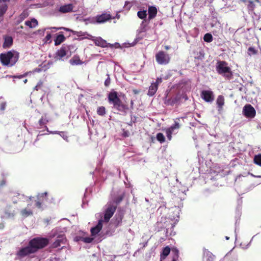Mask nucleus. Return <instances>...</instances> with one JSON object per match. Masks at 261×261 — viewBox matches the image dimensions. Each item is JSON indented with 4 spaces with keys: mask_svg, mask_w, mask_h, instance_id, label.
Returning a JSON list of instances; mask_svg holds the SVG:
<instances>
[{
    "mask_svg": "<svg viewBox=\"0 0 261 261\" xmlns=\"http://www.w3.org/2000/svg\"><path fill=\"white\" fill-rule=\"evenodd\" d=\"M42 69L41 68H36L33 69L32 71L29 72V73H35V72H40L42 71Z\"/></svg>",
    "mask_w": 261,
    "mask_h": 261,
    "instance_id": "47",
    "label": "nucleus"
},
{
    "mask_svg": "<svg viewBox=\"0 0 261 261\" xmlns=\"http://www.w3.org/2000/svg\"><path fill=\"white\" fill-rule=\"evenodd\" d=\"M67 239L65 235H59L55 242L50 245L51 248H57L61 247L62 245H65L66 243Z\"/></svg>",
    "mask_w": 261,
    "mask_h": 261,
    "instance_id": "12",
    "label": "nucleus"
},
{
    "mask_svg": "<svg viewBox=\"0 0 261 261\" xmlns=\"http://www.w3.org/2000/svg\"><path fill=\"white\" fill-rule=\"evenodd\" d=\"M19 53L14 50H10L5 53L0 54L1 63L7 66H14L18 61Z\"/></svg>",
    "mask_w": 261,
    "mask_h": 261,
    "instance_id": "3",
    "label": "nucleus"
},
{
    "mask_svg": "<svg viewBox=\"0 0 261 261\" xmlns=\"http://www.w3.org/2000/svg\"><path fill=\"white\" fill-rule=\"evenodd\" d=\"M53 29H55L56 30H58L60 29H63L68 32H71L72 33L73 35H76L77 37H82L85 36L86 35H87L88 36V34L86 32H83L82 31H75L72 30H71L68 28H64V27H61V28H56L54 27L53 28Z\"/></svg>",
    "mask_w": 261,
    "mask_h": 261,
    "instance_id": "17",
    "label": "nucleus"
},
{
    "mask_svg": "<svg viewBox=\"0 0 261 261\" xmlns=\"http://www.w3.org/2000/svg\"><path fill=\"white\" fill-rule=\"evenodd\" d=\"M25 24L30 28H33L38 25V21L36 19L32 18L30 21H26Z\"/></svg>",
    "mask_w": 261,
    "mask_h": 261,
    "instance_id": "29",
    "label": "nucleus"
},
{
    "mask_svg": "<svg viewBox=\"0 0 261 261\" xmlns=\"http://www.w3.org/2000/svg\"><path fill=\"white\" fill-rule=\"evenodd\" d=\"M134 92L136 94L138 93V92L136 90H134Z\"/></svg>",
    "mask_w": 261,
    "mask_h": 261,
    "instance_id": "59",
    "label": "nucleus"
},
{
    "mask_svg": "<svg viewBox=\"0 0 261 261\" xmlns=\"http://www.w3.org/2000/svg\"><path fill=\"white\" fill-rule=\"evenodd\" d=\"M158 10L154 6H149L148 9V19L149 20L154 18L157 14Z\"/></svg>",
    "mask_w": 261,
    "mask_h": 261,
    "instance_id": "21",
    "label": "nucleus"
},
{
    "mask_svg": "<svg viewBox=\"0 0 261 261\" xmlns=\"http://www.w3.org/2000/svg\"><path fill=\"white\" fill-rule=\"evenodd\" d=\"M30 205H31V204H28L27 207L21 211L20 214L23 217L26 218L33 215V211L29 208Z\"/></svg>",
    "mask_w": 261,
    "mask_h": 261,
    "instance_id": "22",
    "label": "nucleus"
},
{
    "mask_svg": "<svg viewBox=\"0 0 261 261\" xmlns=\"http://www.w3.org/2000/svg\"><path fill=\"white\" fill-rule=\"evenodd\" d=\"M124 197V194H121L120 195H118L116 197H115L113 201H112V202H114L115 205H116L117 206L118 204H119L123 199Z\"/></svg>",
    "mask_w": 261,
    "mask_h": 261,
    "instance_id": "31",
    "label": "nucleus"
},
{
    "mask_svg": "<svg viewBox=\"0 0 261 261\" xmlns=\"http://www.w3.org/2000/svg\"><path fill=\"white\" fill-rule=\"evenodd\" d=\"M110 83H111V79H110L109 76L108 75V78L105 81V86L106 87H108L110 85Z\"/></svg>",
    "mask_w": 261,
    "mask_h": 261,
    "instance_id": "46",
    "label": "nucleus"
},
{
    "mask_svg": "<svg viewBox=\"0 0 261 261\" xmlns=\"http://www.w3.org/2000/svg\"><path fill=\"white\" fill-rule=\"evenodd\" d=\"M158 89V86H156V84H154L153 83H151V85L149 88L148 95L151 96L154 95L156 93Z\"/></svg>",
    "mask_w": 261,
    "mask_h": 261,
    "instance_id": "27",
    "label": "nucleus"
},
{
    "mask_svg": "<svg viewBox=\"0 0 261 261\" xmlns=\"http://www.w3.org/2000/svg\"><path fill=\"white\" fill-rule=\"evenodd\" d=\"M28 82V80L27 79H25L24 81H23V82L24 84L27 83V82Z\"/></svg>",
    "mask_w": 261,
    "mask_h": 261,
    "instance_id": "57",
    "label": "nucleus"
},
{
    "mask_svg": "<svg viewBox=\"0 0 261 261\" xmlns=\"http://www.w3.org/2000/svg\"><path fill=\"white\" fill-rule=\"evenodd\" d=\"M8 9V6L4 4L0 7V17H2Z\"/></svg>",
    "mask_w": 261,
    "mask_h": 261,
    "instance_id": "36",
    "label": "nucleus"
},
{
    "mask_svg": "<svg viewBox=\"0 0 261 261\" xmlns=\"http://www.w3.org/2000/svg\"><path fill=\"white\" fill-rule=\"evenodd\" d=\"M5 227V225L4 223H0V229H3Z\"/></svg>",
    "mask_w": 261,
    "mask_h": 261,
    "instance_id": "51",
    "label": "nucleus"
},
{
    "mask_svg": "<svg viewBox=\"0 0 261 261\" xmlns=\"http://www.w3.org/2000/svg\"><path fill=\"white\" fill-rule=\"evenodd\" d=\"M166 50H169L170 48V46L168 45H166L164 47Z\"/></svg>",
    "mask_w": 261,
    "mask_h": 261,
    "instance_id": "52",
    "label": "nucleus"
},
{
    "mask_svg": "<svg viewBox=\"0 0 261 261\" xmlns=\"http://www.w3.org/2000/svg\"><path fill=\"white\" fill-rule=\"evenodd\" d=\"M248 3L247 8L248 10L252 12L253 11L255 7V4L253 3V1L251 0H248Z\"/></svg>",
    "mask_w": 261,
    "mask_h": 261,
    "instance_id": "38",
    "label": "nucleus"
},
{
    "mask_svg": "<svg viewBox=\"0 0 261 261\" xmlns=\"http://www.w3.org/2000/svg\"><path fill=\"white\" fill-rule=\"evenodd\" d=\"M10 0H0V2H3L4 3H6V2H10Z\"/></svg>",
    "mask_w": 261,
    "mask_h": 261,
    "instance_id": "54",
    "label": "nucleus"
},
{
    "mask_svg": "<svg viewBox=\"0 0 261 261\" xmlns=\"http://www.w3.org/2000/svg\"><path fill=\"white\" fill-rule=\"evenodd\" d=\"M49 244V240L46 238L37 237L29 241L27 246L21 248L16 253V256L22 258L31 254L36 253L40 249L46 247Z\"/></svg>",
    "mask_w": 261,
    "mask_h": 261,
    "instance_id": "1",
    "label": "nucleus"
},
{
    "mask_svg": "<svg viewBox=\"0 0 261 261\" xmlns=\"http://www.w3.org/2000/svg\"><path fill=\"white\" fill-rule=\"evenodd\" d=\"M89 37H85V38H88L92 40L95 45L101 47H106L108 46V43L107 41L103 39L101 37H94L91 35H88Z\"/></svg>",
    "mask_w": 261,
    "mask_h": 261,
    "instance_id": "11",
    "label": "nucleus"
},
{
    "mask_svg": "<svg viewBox=\"0 0 261 261\" xmlns=\"http://www.w3.org/2000/svg\"><path fill=\"white\" fill-rule=\"evenodd\" d=\"M13 43V39L11 36H6L4 37V42L3 44V47L5 49L10 48Z\"/></svg>",
    "mask_w": 261,
    "mask_h": 261,
    "instance_id": "20",
    "label": "nucleus"
},
{
    "mask_svg": "<svg viewBox=\"0 0 261 261\" xmlns=\"http://www.w3.org/2000/svg\"><path fill=\"white\" fill-rule=\"evenodd\" d=\"M130 109L132 110L134 109V101L133 100H130Z\"/></svg>",
    "mask_w": 261,
    "mask_h": 261,
    "instance_id": "50",
    "label": "nucleus"
},
{
    "mask_svg": "<svg viewBox=\"0 0 261 261\" xmlns=\"http://www.w3.org/2000/svg\"><path fill=\"white\" fill-rule=\"evenodd\" d=\"M243 113L246 118H254L256 114V111L254 108L249 104L246 105L244 107Z\"/></svg>",
    "mask_w": 261,
    "mask_h": 261,
    "instance_id": "10",
    "label": "nucleus"
},
{
    "mask_svg": "<svg viewBox=\"0 0 261 261\" xmlns=\"http://www.w3.org/2000/svg\"><path fill=\"white\" fill-rule=\"evenodd\" d=\"M33 198V197L30 196V197H29V200L30 201H31V200H32Z\"/></svg>",
    "mask_w": 261,
    "mask_h": 261,
    "instance_id": "55",
    "label": "nucleus"
},
{
    "mask_svg": "<svg viewBox=\"0 0 261 261\" xmlns=\"http://www.w3.org/2000/svg\"><path fill=\"white\" fill-rule=\"evenodd\" d=\"M254 163L261 167V154L255 155L253 159Z\"/></svg>",
    "mask_w": 261,
    "mask_h": 261,
    "instance_id": "33",
    "label": "nucleus"
},
{
    "mask_svg": "<svg viewBox=\"0 0 261 261\" xmlns=\"http://www.w3.org/2000/svg\"><path fill=\"white\" fill-rule=\"evenodd\" d=\"M5 215L9 218L13 217L15 215V211L12 206L9 205H7L5 211Z\"/></svg>",
    "mask_w": 261,
    "mask_h": 261,
    "instance_id": "23",
    "label": "nucleus"
},
{
    "mask_svg": "<svg viewBox=\"0 0 261 261\" xmlns=\"http://www.w3.org/2000/svg\"><path fill=\"white\" fill-rule=\"evenodd\" d=\"M93 19L95 20L94 22L97 23H102L112 19V17L110 14L105 13L97 15Z\"/></svg>",
    "mask_w": 261,
    "mask_h": 261,
    "instance_id": "13",
    "label": "nucleus"
},
{
    "mask_svg": "<svg viewBox=\"0 0 261 261\" xmlns=\"http://www.w3.org/2000/svg\"><path fill=\"white\" fill-rule=\"evenodd\" d=\"M93 239L90 237H81L80 240L86 243H90L93 241Z\"/></svg>",
    "mask_w": 261,
    "mask_h": 261,
    "instance_id": "40",
    "label": "nucleus"
},
{
    "mask_svg": "<svg viewBox=\"0 0 261 261\" xmlns=\"http://www.w3.org/2000/svg\"><path fill=\"white\" fill-rule=\"evenodd\" d=\"M155 57L156 62L160 65H167L170 61L169 55L162 50L158 52Z\"/></svg>",
    "mask_w": 261,
    "mask_h": 261,
    "instance_id": "6",
    "label": "nucleus"
},
{
    "mask_svg": "<svg viewBox=\"0 0 261 261\" xmlns=\"http://www.w3.org/2000/svg\"><path fill=\"white\" fill-rule=\"evenodd\" d=\"M6 102H2L0 103V110L2 112L4 111L6 107Z\"/></svg>",
    "mask_w": 261,
    "mask_h": 261,
    "instance_id": "43",
    "label": "nucleus"
},
{
    "mask_svg": "<svg viewBox=\"0 0 261 261\" xmlns=\"http://www.w3.org/2000/svg\"><path fill=\"white\" fill-rule=\"evenodd\" d=\"M242 2H244V3H246V2H248V0H241Z\"/></svg>",
    "mask_w": 261,
    "mask_h": 261,
    "instance_id": "56",
    "label": "nucleus"
},
{
    "mask_svg": "<svg viewBox=\"0 0 261 261\" xmlns=\"http://www.w3.org/2000/svg\"><path fill=\"white\" fill-rule=\"evenodd\" d=\"M97 113L99 116H104L106 113V110L105 107L103 106L98 107L97 109Z\"/></svg>",
    "mask_w": 261,
    "mask_h": 261,
    "instance_id": "32",
    "label": "nucleus"
},
{
    "mask_svg": "<svg viewBox=\"0 0 261 261\" xmlns=\"http://www.w3.org/2000/svg\"><path fill=\"white\" fill-rule=\"evenodd\" d=\"M216 103L218 106V110L221 111L223 109L224 105V97L222 95H219L216 100Z\"/></svg>",
    "mask_w": 261,
    "mask_h": 261,
    "instance_id": "25",
    "label": "nucleus"
},
{
    "mask_svg": "<svg viewBox=\"0 0 261 261\" xmlns=\"http://www.w3.org/2000/svg\"><path fill=\"white\" fill-rule=\"evenodd\" d=\"M51 38V36L50 34H47V35L45 37V42H47L49 41V42H50V39Z\"/></svg>",
    "mask_w": 261,
    "mask_h": 261,
    "instance_id": "45",
    "label": "nucleus"
},
{
    "mask_svg": "<svg viewBox=\"0 0 261 261\" xmlns=\"http://www.w3.org/2000/svg\"><path fill=\"white\" fill-rule=\"evenodd\" d=\"M43 82L42 81H40L38 82L36 86L34 88V89L36 91L40 90L43 86Z\"/></svg>",
    "mask_w": 261,
    "mask_h": 261,
    "instance_id": "42",
    "label": "nucleus"
},
{
    "mask_svg": "<svg viewBox=\"0 0 261 261\" xmlns=\"http://www.w3.org/2000/svg\"><path fill=\"white\" fill-rule=\"evenodd\" d=\"M162 82V79L161 77H158L156 80L155 82L153 83L154 84H156V86H159V85Z\"/></svg>",
    "mask_w": 261,
    "mask_h": 261,
    "instance_id": "48",
    "label": "nucleus"
},
{
    "mask_svg": "<svg viewBox=\"0 0 261 261\" xmlns=\"http://www.w3.org/2000/svg\"><path fill=\"white\" fill-rule=\"evenodd\" d=\"M172 259H170L167 257L161 258L160 261H176L179 257V251L176 248L171 249Z\"/></svg>",
    "mask_w": 261,
    "mask_h": 261,
    "instance_id": "16",
    "label": "nucleus"
},
{
    "mask_svg": "<svg viewBox=\"0 0 261 261\" xmlns=\"http://www.w3.org/2000/svg\"><path fill=\"white\" fill-rule=\"evenodd\" d=\"M255 1L257 3H260L259 0H255Z\"/></svg>",
    "mask_w": 261,
    "mask_h": 261,
    "instance_id": "58",
    "label": "nucleus"
},
{
    "mask_svg": "<svg viewBox=\"0 0 261 261\" xmlns=\"http://www.w3.org/2000/svg\"><path fill=\"white\" fill-rule=\"evenodd\" d=\"M258 177H261V176H258Z\"/></svg>",
    "mask_w": 261,
    "mask_h": 261,
    "instance_id": "60",
    "label": "nucleus"
},
{
    "mask_svg": "<svg viewBox=\"0 0 261 261\" xmlns=\"http://www.w3.org/2000/svg\"><path fill=\"white\" fill-rule=\"evenodd\" d=\"M108 102L112 105L113 108L124 114H126L129 108L128 106L124 103L118 96V92L111 91L108 94Z\"/></svg>",
    "mask_w": 261,
    "mask_h": 261,
    "instance_id": "2",
    "label": "nucleus"
},
{
    "mask_svg": "<svg viewBox=\"0 0 261 261\" xmlns=\"http://www.w3.org/2000/svg\"><path fill=\"white\" fill-rule=\"evenodd\" d=\"M171 249L169 246L165 247L161 254V258L167 257V256L170 254Z\"/></svg>",
    "mask_w": 261,
    "mask_h": 261,
    "instance_id": "30",
    "label": "nucleus"
},
{
    "mask_svg": "<svg viewBox=\"0 0 261 261\" xmlns=\"http://www.w3.org/2000/svg\"><path fill=\"white\" fill-rule=\"evenodd\" d=\"M201 98L206 102H212L214 100V95L211 90H203L201 93Z\"/></svg>",
    "mask_w": 261,
    "mask_h": 261,
    "instance_id": "14",
    "label": "nucleus"
},
{
    "mask_svg": "<svg viewBox=\"0 0 261 261\" xmlns=\"http://www.w3.org/2000/svg\"><path fill=\"white\" fill-rule=\"evenodd\" d=\"M29 14L27 11H23L19 15V19L22 21L28 16Z\"/></svg>",
    "mask_w": 261,
    "mask_h": 261,
    "instance_id": "41",
    "label": "nucleus"
},
{
    "mask_svg": "<svg viewBox=\"0 0 261 261\" xmlns=\"http://www.w3.org/2000/svg\"><path fill=\"white\" fill-rule=\"evenodd\" d=\"M102 220H99L96 226L91 228V233L92 236H95L100 232L102 228Z\"/></svg>",
    "mask_w": 261,
    "mask_h": 261,
    "instance_id": "19",
    "label": "nucleus"
},
{
    "mask_svg": "<svg viewBox=\"0 0 261 261\" xmlns=\"http://www.w3.org/2000/svg\"><path fill=\"white\" fill-rule=\"evenodd\" d=\"M156 139L161 143H164L165 141V138L164 135L161 133H159L157 134Z\"/></svg>",
    "mask_w": 261,
    "mask_h": 261,
    "instance_id": "37",
    "label": "nucleus"
},
{
    "mask_svg": "<svg viewBox=\"0 0 261 261\" xmlns=\"http://www.w3.org/2000/svg\"><path fill=\"white\" fill-rule=\"evenodd\" d=\"M257 53V50L253 47H250L248 49V54L251 56L252 55H256Z\"/></svg>",
    "mask_w": 261,
    "mask_h": 261,
    "instance_id": "39",
    "label": "nucleus"
},
{
    "mask_svg": "<svg viewBox=\"0 0 261 261\" xmlns=\"http://www.w3.org/2000/svg\"><path fill=\"white\" fill-rule=\"evenodd\" d=\"M216 68L217 72L222 75L225 79L230 80L232 78L233 74L231 68L228 66V63L226 61H218Z\"/></svg>",
    "mask_w": 261,
    "mask_h": 261,
    "instance_id": "4",
    "label": "nucleus"
},
{
    "mask_svg": "<svg viewBox=\"0 0 261 261\" xmlns=\"http://www.w3.org/2000/svg\"><path fill=\"white\" fill-rule=\"evenodd\" d=\"M66 40L65 37L63 35V34H61L56 37L55 39V45L58 46L61 44L62 42H63Z\"/></svg>",
    "mask_w": 261,
    "mask_h": 261,
    "instance_id": "28",
    "label": "nucleus"
},
{
    "mask_svg": "<svg viewBox=\"0 0 261 261\" xmlns=\"http://www.w3.org/2000/svg\"><path fill=\"white\" fill-rule=\"evenodd\" d=\"M138 17L141 19H145L147 16V13L146 10L139 11L137 13Z\"/></svg>",
    "mask_w": 261,
    "mask_h": 261,
    "instance_id": "34",
    "label": "nucleus"
},
{
    "mask_svg": "<svg viewBox=\"0 0 261 261\" xmlns=\"http://www.w3.org/2000/svg\"><path fill=\"white\" fill-rule=\"evenodd\" d=\"M74 6L72 4H66L61 6L59 9V12L61 13H67L69 12H74Z\"/></svg>",
    "mask_w": 261,
    "mask_h": 261,
    "instance_id": "15",
    "label": "nucleus"
},
{
    "mask_svg": "<svg viewBox=\"0 0 261 261\" xmlns=\"http://www.w3.org/2000/svg\"><path fill=\"white\" fill-rule=\"evenodd\" d=\"M48 193L46 192L38 193L36 196L35 205L38 208H41L44 203L48 200Z\"/></svg>",
    "mask_w": 261,
    "mask_h": 261,
    "instance_id": "8",
    "label": "nucleus"
},
{
    "mask_svg": "<svg viewBox=\"0 0 261 261\" xmlns=\"http://www.w3.org/2000/svg\"><path fill=\"white\" fill-rule=\"evenodd\" d=\"M117 209V205H115L114 202L109 201L105 205V208L103 212V222L108 223L110 219L113 216Z\"/></svg>",
    "mask_w": 261,
    "mask_h": 261,
    "instance_id": "5",
    "label": "nucleus"
},
{
    "mask_svg": "<svg viewBox=\"0 0 261 261\" xmlns=\"http://www.w3.org/2000/svg\"><path fill=\"white\" fill-rule=\"evenodd\" d=\"M71 47V45H63L62 47L56 51L55 55L54 58L55 61H63V58L68 54V52Z\"/></svg>",
    "mask_w": 261,
    "mask_h": 261,
    "instance_id": "7",
    "label": "nucleus"
},
{
    "mask_svg": "<svg viewBox=\"0 0 261 261\" xmlns=\"http://www.w3.org/2000/svg\"><path fill=\"white\" fill-rule=\"evenodd\" d=\"M6 180L5 179H3L1 182H0V188L6 185Z\"/></svg>",
    "mask_w": 261,
    "mask_h": 261,
    "instance_id": "49",
    "label": "nucleus"
},
{
    "mask_svg": "<svg viewBox=\"0 0 261 261\" xmlns=\"http://www.w3.org/2000/svg\"><path fill=\"white\" fill-rule=\"evenodd\" d=\"M49 122V119L46 115L42 116L38 121V124L40 127L38 128H44L48 132H49L48 127L46 125V124Z\"/></svg>",
    "mask_w": 261,
    "mask_h": 261,
    "instance_id": "18",
    "label": "nucleus"
},
{
    "mask_svg": "<svg viewBox=\"0 0 261 261\" xmlns=\"http://www.w3.org/2000/svg\"><path fill=\"white\" fill-rule=\"evenodd\" d=\"M203 40L206 42H211L213 41V36L212 34L210 33H206L203 37Z\"/></svg>",
    "mask_w": 261,
    "mask_h": 261,
    "instance_id": "35",
    "label": "nucleus"
},
{
    "mask_svg": "<svg viewBox=\"0 0 261 261\" xmlns=\"http://www.w3.org/2000/svg\"><path fill=\"white\" fill-rule=\"evenodd\" d=\"M123 136L126 137H128V135L127 134V133L126 132H124L123 134Z\"/></svg>",
    "mask_w": 261,
    "mask_h": 261,
    "instance_id": "53",
    "label": "nucleus"
},
{
    "mask_svg": "<svg viewBox=\"0 0 261 261\" xmlns=\"http://www.w3.org/2000/svg\"><path fill=\"white\" fill-rule=\"evenodd\" d=\"M69 63L71 65H81L83 62L80 60L79 56H74L70 60Z\"/></svg>",
    "mask_w": 261,
    "mask_h": 261,
    "instance_id": "26",
    "label": "nucleus"
},
{
    "mask_svg": "<svg viewBox=\"0 0 261 261\" xmlns=\"http://www.w3.org/2000/svg\"><path fill=\"white\" fill-rule=\"evenodd\" d=\"M180 118H177L174 120V124L166 129V134L167 139L170 141L172 139V135L175 129H178L180 128L181 125L179 124Z\"/></svg>",
    "mask_w": 261,
    "mask_h": 261,
    "instance_id": "9",
    "label": "nucleus"
},
{
    "mask_svg": "<svg viewBox=\"0 0 261 261\" xmlns=\"http://www.w3.org/2000/svg\"><path fill=\"white\" fill-rule=\"evenodd\" d=\"M29 73V72H26V73H24L23 74H21V75H14V76H12V77H13V78H18V79H22V77H23L24 76H26Z\"/></svg>",
    "mask_w": 261,
    "mask_h": 261,
    "instance_id": "44",
    "label": "nucleus"
},
{
    "mask_svg": "<svg viewBox=\"0 0 261 261\" xmlns=\"http://www.w3.org/2000/svg\"><path fill=\"white\" fill-rule=\"evenodd\" d=\"M180 100V97L179 96H176L174 97H172L171 98H169L167 100L166 102V104L169 106H174V105L177 104L179 103Z\"/></svg>",
    "mask_w": 261,
    "mask_h": 261,
    "instance_id": "24",
    "label": "nucleus"
}]
</instances>
